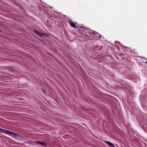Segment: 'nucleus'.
<instances>
[{
	"instance_id": "nucleus-1",
	"label": "nucleus",
	"mask_w": 147,
	"mask_h": 147,
	"mask_svg": "<svg viewBox=\"0 0 147 147\" xmlns=\"http://www.w3.org/2000/svg\"><path fill=\"white\" fill-rule=\"evenodd\" d=\"M0 131H2L3 133H6L13 137L17 136H18V135L15 133L1 128Z\"/></svg>"
},
{
	"instance_id": "nucleus-2",
	"label": "nucleus",
	"mask_w": 147,
	"mask_h": 147,
	"mask_svg": "<svg viewBox=\"0 0 147 147\" xmlns=\"http://www.w3.org/2000/svg\"><path fill=\"white\" fill-rule=\"evenodd\" d=\"M87 32L88 33V35L90 36L93 37L94 36V34L92 30L90 29H87Z\"/></svg>"
},
{
	"instance_id": "nucleus-3",
	"label": "nucleus",
	"mask_w": 147,
	"mask_h": 147,
	"mask_svg": "<svg viewBox=\"0 0 147 147\" xmlns=\"http://www.w3.org/2000/svg\"><path fill=\"white\" fill-rule=\"evenodd\" d=\"M34 33L37 35L38 36L40 37H42V33L39 32L38 31L36 30L35 29H34Z\"/></svg>"
},
{
	"instance_id": "nucleus-4",
	"label": "nucleus",
	"mask_w": 147,
	"mask_h": 147,
	"mask_svg": "<svg viewBox=\"0 0 147 147\" xmlns=\"http://www.w3.org/2000/svg\"><path fill=\"white\" fill-rule=\"evenodd\" d=\"M36 143L37 144L40 145L42 146H46V144L44 142L38 141H36Z\"/></svg>"
},
{
	"instance_id": "nucleus-5",
	"label": "nucleus",
	"mask_w": 147,
	"mask_h": 147,
	"mask_svg": "<svg viewBox=\"0 0 147 147\" xmlns=\"http://www.w3.org/2000/svg\"><path fill=\"white\" fill-rule=\"evenodd\" d=\"M107 144L109 145L110 147H115V146L111 142L109 141H106Z\"/></svg>"
},
{
	"instance_id": "nucleus-6",
	"label": "nucleus",
	"mask_w": 147,
	"mask_h": 147,
	"mask_svg": "<svg viewBox=\"0 0 147 147\" xmlns=\"http://www.w3.org/2000/svg\"><path fill=\"white\" fill-rule=\"evenodd\" d=\"M70 24L72 27L74 28H76L75 23L73 22H70Z\"/></svg>"
},
{
	"instance_id": "nucleus-7",
	"label": "nucleus",
	"mask_w": 147,
	"mask_h": 147,
	"mask_svg": "<svg viewBox=\"0 0 147 147\" xmlns=\"http://www.w3.org/2000/svg\"><path fill=\"white\" fill-rule=\"evenodd\" d=\"M49 34H44V33H42V36H43L46 37H48L49 36Z\"/></svg>"
},
{
	"instance_id": "nucleus-8",
	"label": "nucleus",
	"mask_w": 147,
	"mask_h": 147,
	"mask_svg": "<svg viewBox=\"0 0 147 147\" xmlns=\"http://www.w3.org/2000/svg\"><path fill=\"white\" fill-rule=\"evenodd\" d=\"M97 35L96 36V37L98 38H100L101 37V35L97 33Z\"/></svg>"
},
{
	"instance_id": "nucleus-9",
	"label": "nucleus",
	"mask_w": 147,
	"mask_h": 147,
	"mask_svg": "<svg viewBox=\"0 0 147 147\" xmlns=\"http://www.w3.org/2000/svg\"><path fill=\"white\" fill-rule=\"evenodd\" d=\"M145 63H147V61H146V62H145Z\"/></svg>"
},
{
	"instance_id": "nucleus-10",
	"label": "nucleus",
	"mask_w": 147,
	"mask_h": 147,
	"mask_svg": "<svg viewBox=\"0 0 147 147\" xmlns=\"http://www.w3.org/2000/svg\"><path fill=\"white\" fill-rule=\"evenodd\" d=\"M50 7L51 8H52V7Z\"/></svg>"
},
{
	"instance_id": "nucleus-11",
	"label": "nucleus",
	"mask_w": 147,
	"mask_h": 147,
	"mask_svg": "<svg viewBox=\"0 0 147 147\" xmlns=\"http://www.w3.org/2000/svg\"><path fill=\"white\" fill-rule=\"evenodd\" d=\"M43 92H45V91H44V90H43Z\"/></svg>"
}]
</instances>
